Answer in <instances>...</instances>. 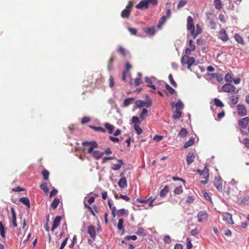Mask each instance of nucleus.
<instances>
[{
	"label": "nucleus",
	"instance_id": "b1692460",
	"mask_svg": "<svg viewBox=\"0 0 249 249\" xmlns=\"http://www.w3.org/2000/svg\"><path fill=\"white\" fill-rule=\"evenodd\" d=\"M195 142V138L193 137H191L188 141L184 144V148H187L193 145Z\"/></svg>",
	"mask_w": 249,
	"mask_h": 249
},
{
	"label": "nucleus",
	"instance_id": "473e14b6",
	"mask_svg": "<svg viewBox=\"0 0 249 249\" xmlns=\"http://www.w3.org/2000/svg\"><path fill=\"white\" fill-rule=\"evenodd\" d=\"M105 126L108 130L109 134H112L115 129V127L113 125L108 123L105 124Z\"/></svg>",
	"mask_w": 249,
	"mask_h": 249
},
{
	"label": "nucleus",
	"instance_id": "5fc2aeb1",
	"mask_svg": "<svg viewBox=\"0 0 249 249\" xmlns=\"http://www.w3.org/2000/svg\"><path fill=\"white\" fill-rule=\"evenodd\" d=\"M113 58L112 56L110 59L109 60L108 65H107V69L108 71H111L113 69Z\"/></svg>",
	"mask_w": 249,
	"mask_h": 249
},
{
	"label": "nucleus",
	"instance_id": "49530a36",
	"mask_svg": "<svg viewBox=\"0 0 249 249\" xmlns=\"http://www.w3.org/2000/svg\"><path fill=\"white\" fill-rule=\"evenodd\" d=\"M166 17L165 16H163L160 19V20L159 22V24L158 25V27L160 28L163 24H164L166 20Z\"/></svg>",
	"mask_w": 249,
	"mask_h": 249
},
{
	"label": "nucleus",
	"instance_id": "58836bf2",
	"mask_svg": "<svg viewBox=\"0 0 249 249\" xmlns=\"http://www.w3.org/2000/svg\"><path fill=\"white\" fill-rule=\"evenodd\" d=\"M59 202H60V200L58 198L56 197V198H54L53 200V202L51 203V206L54 209H56L57 207Z\"/></svg>",
	"mask_w": 249,
	"mask_h": 249
},
{
	"label": "nucleus",
	"instance_id": "6ab92c4d",
	"mask_svg": "<svg viewBox=\"0 0 249 249\" xmlns=\"http://www.w3.org/2000/svg\"><path fill=\"white\" fill-rule=\"evenodd\" d=\"M118 185L121 188L127 187V181L125 177H122L118 181Z\"/></svg>",
	"mask_w": 249,
	"mask_h": 249
},
{
	"label": "nucleus",
	"instance_id": "052dcab7",
	"mask_svg": "<svg viewBox=\"0 0 249 249\" xmlns=\"http://www.w3.org/2000/svg\"><path fill=\"white\" fill-rule=\"evenodd\" d=\"M202 193L204 196V197L208 200H211V197L210 196V195L208 194V193L205 190H203L202 191Z\"/></svg>",
	"mask_w": 249,
	"mask_h": 249
},
{
	"label": "nucleus",
	"instance_id": "37998d69",
	"mask_svg": "<svg viewBox=\"0 0 249 249\" xmlns=\"http://www.w3.org/2000/svg\"><path fill=\"white\" fill-rule=\"evenodd\" d=\"M141 120H140L139 118L137 116H133L132 118V122L135 124V125H139L141 123Z\"/></svg>",
	"mask_w": 249,
	"mask_h": 249
},
{
	"label": "nucleus",
	"instance_id": "ddd939ff",
	"mask_svg": "<svg viewBox=\"0 0 249 249\" xmlns=\"http://www.w3.org/2000/svg\"><path fill=\"white\" fill-rule=\"evenodd\" d=\"M249 123V118L246 117L239 120V124L243 128H246Z\"/></svg>",
	"mask_w": 249,
	"mask_h": 249
},
{
	"label": "nucleus",
	"instance_id": "72a5a7b5",
	"mask_svg": "<svg viewBox=\"0 0 249 249\" xmlns=\"http://www.w3.org/2000/svg\"><path fill=\"white\" fill-rule=\"evenodd\" d=\"M165 88L171 94H177V91L170 85L166 83H165Z\"/></svg>",
	"mask_w": 249,
	"mask_h": 249
},
{
	"label": "nucleus",
	"instance_id": "2f4dec72",
	"mask_svg": "<svg viewBox=\"0 0 249 249\" xmlns=\"http://www.w3.org/2000/svg\"><path fill=\"white\" fill-rule=\"evenodd\" d=\"M148 114V111L145 108H143L142 110V111L140 113V119L141 121H142L145 117H146Z\"/></svg>",
	"mask_w": 249,
	"mask_h": 249
},
{
	"label": "nucleus",
	"instance_id": "de8ad7c7",
	"mask_svg": "<svg viewBox=\"0 0 249 249\" xmlns=\"http://www.w3.org/2000/svg\"><path fill=\"white\" fill-rule=\"evenodd\" d=\"M211 75L213 77H215V79L218 82H221L223 80V77L219 73H214L211 74Z\"/></svg>",
	"mask_w": 249,
	"mask_h": 249
},
{
	"label": "nucleus",
	"instance_id": "8fccbe9b",
	"mask_svg": "<svg viewBox=\"0 0 249 249\" xmlns=\"http://www.w3.org/2000/svg\"><path fill=\"white\" fill-rule=\"evenodd\" d=\"M168 78L170 81V83L171 85L175 88H177V84L176 82L174 81V80L173 78L172 75L171 74H170L168 76Z\"/></svg>",
	"mask_w": 249,
	"mask_h": 249
},
{
	"label": "nucleus",
	"instance_id": "20e7f679",
	"mask_svg": "<svg viewBox=\"0 0 249 249\" xmlns=\"http://www.w3.org/2000/svg\"><path fill=\"white\" fill-rule=\"evenodd\" d=\"M222 90L225 92H234L235 90V87L229 83H227L224 85L222 88Z\"/></svg>",
	"mask_w": 249,
	"mask_h": 249
},
{
	"label": "nucleus",
	"instance_id": "0eeeda50",
	"mask_svg": "<svg viewBox=\"0 0 249 249\" xmlns=\"http://www.w3.org/2000/svg\"><path fill=\"white\" fill-rule=\"evenodd\" d=\"M208 216V213L205 211H200L197 215V218L198 219L197 221L198 222H202L204 220L207 219Z\"/></svg>",
	"mask_w": 249,
	"mask_h": 249
},
{
	"label": "nucleus",
	"instance_id": "393cba45",
	"mask_svg": "<svg viewBox=\"0 0 249 249\" xmlns=\"http://www.w3.org/2000/svg\"><path fill=\"white\" fill-rule=\"evenodd\" d=\"M19 201L28 208L30 207V200L27 197H22L19 198Z\"/></svg>",
	"mask_w": 249,
	"mask_h": 249
},
{
	"label": "nucleus",
	"instance_id": "864d4df0",
	"mask_svg": "<svg viewBox=\"0 0 249 249\" xmlns=\"http://www.w3.org/2000/svg\"><path fill=\"white\" fill-rule=\"evenodd\" d=\"M195 200V197L193 196H190L187 197L186 202L188 204L192 203Z\"/></svg>",
	"mask_w": 249,
	"mask_h": 249
},
{
	"label": "nucleus",
	"instance_id": "1a4fd4ad",
	"mask_svg": "<svg viewBox=\"0 0 249 249\" xmlns=\"http://www.w3.org/2000/svg\"><path fill=\"white\" fill-rule=\"evenodd\" d=\"M193 41L192 39L188 40L189 48H186L185 50V53L186 54H191L192 51H194L196 49L195 45L193 43Z\"/></svg>",
	"mask_w": 249,
	"mask_h": 249
},
{
	"label": "nucleus",
	"instance_id": "c85d7f7f",
	"mask_svg": "<svg viewBox=\"0 0 249 249\" xmlns=\"http://www.w3.org/2000/svg\"><path fill=\"white\" fill-rule=\"evenodd\" d=\"M135 99L133 97L127 98L124 101V107H127L130 104H132Z\"/></svg>",
	"mask_w": 249,
	"mask_h": 249
},
{
	"label": "nucleus",
	"instance_id": "680f3d73",
	"mask_svg": "<svg viewBox=\"0 0 249 249\" xmlns=\"http://www.w3.org/2000/svg\"><path fill=\"white\" fill-rule=\"evenodd\" d=\"M164 242L165 244H170L171 243L170 236L168 235H166L163 238Z\"/></svg>",
	"mask_w": 249,
	"mask_h": 249
},
{
	"label": "nucleus",
	"instance_id": "a878e982",
	"mask_svg": "<svg viewBox=\"0 0 249 249\" xmlns=\"http://www.w3.org/2000/svg\"><path fill=\"white\" fill-rule=\"evenodd\" d=\"M182 112L180 110H175L173 113L172 118L174 120H178L181 117Z\"/></svg>",
	"mask_w": 249,
	"mask_h": 249
},
{
	"label": "nucleus",
	"instance_id": "338daca9",
	"mask_svg": "<svg viewBox=\"0 0 249 249\" xmlns=\"http://www.w3.org/2000/svg\"><path fill=\"white\" fill-rule=\"evenodd\" d=\"M90 121V119L89 117L85 116L82 118V119L81 120V123L83 124H84L85 123L89 122Z\"/></svg>",
	"mask_w": 249,
	"mask_h": 249
},
{
	"label": "nucleus",
	"instance_id": "6e6552de",
	"mask_svg": "<svg viewBox=\"0 0 249 249\" xmlns=\"http://www.w3.org/2000/svg\"><path fill=\"white\" fill-rule=\"evenodd\" d=\"M223 219L224 221L230 224H233L234 222L232 220V215L229 213H224L223 214Z\"/></svg>",
	"mask_w": 249,
	"mask_h": 249
},
{
	"label": "nucleus",
	"instance_id": "a19ab883",
	"mask_svg": "<svg viewBox=\"0 0 249 249\" xmlns=\"http://www.w3.org/2000/svg\"><path fill=\"white\" fill-rule=\"evenodd\" d=\"M123 223H124V219L122 218L119 219L118 220V223L117 225V228L119 230L124 231V227H123Z\"/></svg>",
	"mask_w": 249,
	"mask_h": 249
},
{
	"label": "nucleus",
	"instance_id": "0e129e2a",
	"mask_svg": "<svg viewBox=\"0 0 249 249\" xmlns=\"http://www.w3.org/2000/svg\"><path fill=\"white\" fill-rule=\"evenodd\" d=\"M68 237H67L65 239L63 240L60 245V249H63L67 243L68 240Z\"/></svg>",
	"mask_w": 249,
	"mask_h": 249
},
{
	"label": "nucleus",
	"instance_id": "7c9ffc66",
	"mask_svg": "<svg viewBox=\"0 0 249 249\" xmlns=\"http://www.w3.org/2000/svg\"><path fill=\"white\" fill-rule=\"evenodd\" d=\"M144 31L145 33L149 34L150 35H153L154 34L155 32V27H147L144 29Z\"/></svg>",
	"mask_w": 249,
	"mask_h": 249
},
{
	"label": "nucleus",
	"instance_id": "423d86ee",
	"mask_svg": "<svg viewBox=\"0 0 249 249\" xmlns=\"http://www.w3.org/2000/svg\"><path fill=\"white\" fill-rule=\"evenodd\" d=\"M237 110L238 114L240 116H246L247 114L246 107L244 105H238L237 106Z\"/></svg>",
	"mask_w": 249,
	"mask_h": 249
},
{
	"label": "nucleus",
	"instance_id": "c756f323",
	"mask_svg": "<svg viewBox=\"0 0 249 249\" xmlns=\"http://www.w3.org/2000/svg\"><path fill=\"white\" fill-rule=\"evenodd\" d=\"M5 230L6 228L2 222L0 221V235L3 238H5Z\"/></svg>",
	"mask_w": 249,
	"mask_h": 249
},
{
	"label": "nucleus",
	"instance_id": "cd10ccee",
	"mask_svg": "<svg viewBox=\"0 0 249 249\" xmlns=\"http://www.w3.org/2000/svg\"><path fill=\"white\" fill-rule=\"evenodd\" d=\"M130 12L131 10L124 9L122 11L121 13V16L123 18H127L130 15Z\"/></svg>",
	"mask_w": 249,
	"mask_h": 249
},
{
	"label": "nucleus",
	"instance_id": "a211bd4d",
	"mask_svg": "<svg viewBox=\"0 0 249 249\" xmlns=\"http://www.w3.org/2000/svg\"><path fill=\"white\" fill-rule=\"evenodd\" d=\"M187 30L195 28L193 23V19L191 16H188L187 19Z\"/></svg>",
	"mask_w": 249,
	"mask_h": 249
},
{
	"label": "nucleus",
	"instance_id": "e433bc0d",
	"mask_svg": "<svg viewBox=\"0 0 249 249\" xmlns=\"http://www.w3.org/2000/svg\"><path fill=\"white\" fill-rule=\"evenodd\" d=\"M188 132L187 129L185 128H181L179 133L178 136L182 138H184L187 136Z\"/></svg>",
	"mask_w": 249,
	"mask_h": 249
},
{
	"label": "nucleus",
	"instance_id": "2eb2a0df",
	"mask_svg": "<svg viewBox=\"0 0 249 249\" xmlns=\"http://www.w3.org/2000/svg\"><path fill=\"white\" fill-rule=\"evenodd\" d=\"M82 145L83 146H85L87 145H90L91 147H92L93 149L96 148L98 147V144L95 141H85L82 142Z\"/></svg>",
	"mask_w": 249,
	"mask_h": 249
},
{
	"label": "nucleus",
	"instance_id": "4be33fe9",
	"mask_svg": "<svg viewBox=\"0 0 249 249\" xmlns=\"http://www.w3.org/2000/svg\"><path fill=\"white\" fill-rule=\"evenodd\" d=\"M11 211L12 213L13 225L14 227H17L18 225L17 223L16 213L13 207L11 208Z\"/></svg>",
	"mask_w": 249,
	"mask_h": 249
},
{
	"label": "nucleus",
	"instance_id": "dca6fc26",
	"mask_svg": "<svg viewBox=\"0 0 249 249\" xmlns=\"http://www.w3.org/2000/svg\"><path fill=\"white\" fill-rule=\"evenodd\" d=\"M195 155L192 152H189L186 156V162L188 165H190L192 163L195 159Z\"/></svg>",
	"mask_w": 249,
	"mask_h": 249
},
{
	"label": "nucleus",
	"instance_id": "13d9d810",
	"mask_svg": "<svg viewBox=\"0 0 249 249\" xmlns=\"http://www.w3.org/2000/svg\"><path fill=\"white\" fill-rule=\"evenodd\" d=\"M225 80L227 82H231L232 80L231 75V74H230L229 73H227L225 75Z\"/></svg>",
	"mask_w": 249,
	"mask_h": 249
},
{
	"label": "nucleus",
	"instance_id": "f8f14e48",
	"mask_svg": "<svg viewBox=\"0 0 249 249\" xmlns=\"http://www.w3.org/2000/svg\"><path fill=\"white\" fill-rule=\"evenodd\" d=\"M88 233L93 240L95 239L96 237V231L93 226L90 225L88 227Z\"/></svg>",
	"mask_w": 249,
	"mask_h": 249
},
{
	"label": "nucleus",
	"instance_id": "aec40b11",
	"mask_svg": "<svg viewBox=\"0 0 249 249\" xmlns=\"http://www.w3.org/2000/svg\"><path fill=\"white\" fill-rule=\"evenodd\" d=\"M104 153L100 152L99 150H94L93 154L92 155V157L96 160H99L104 155Z\"/></svg>",
	"mask_w": 249,
	"mask_h": 249
},
{
	"label": "nucleus",
	"instance_id": "f704fd0d",
	"mask_svg": "<svg viewBox=\"0 0 249 249\" xmlns=\"http://www.w3.org/2000/svg\"><path fill=\"white\" fill-rule=\"evenodd\" d=\"M213 102L214 105L217 107H224V104L221 102L220 100L218 98H215L213 99Z\"/></svg>",
	"mask_w": 249,
	"mask_h": 249
},
{
	"label": "nucleus",
	"instance_id": "a18cd8bd",
	"mask_svg": "<svg viewBox=\"0 0 249 249\" xmlns=\"http://www.w3.org/2000/svg\"><path fill=\"white\" fill-rule=\"evenodd\" d=\"M42 174L44 180H47L49 178L50 174L48 170L44 169L42 171Z\"/></svg>",
	"mask_w": 249,
	"mask_h": 249
},
{
	"label": "nucleus",
	"instance_id": "c9c22d12",
	"mask_svg": "<svg viewBox=\"0 0 249 249\" xmlns=\"http://www.w3.org/2000/svg\"><path fill=\"white\" fill-rule=\"evenodd\" d=\"M234 39L238 43L242 45H244L243 38L238 34H235L234 36Z\"/></svg>",
	"mask_w": 249,
	"mask_h": 249
},
{
	"label": "nucleus",
	"instance_id": "ea45409f",
	"mask_svg": "<svg viewBox=\"0 0 249 249\" xmlns=\"http://www.w3.org/2000/svg\"><path fill=\"white\" fill-rule=\"evenodd\" d=\"M90 128L95 130V131L101 132H105L106 130L102 127L101 126H95L92 125L89 126Z\"/></svg>",
	"mask_w": 249,
	"mask_h": 249
},
{
	"label": "nucleus",
	"instance_id": "603ef678",
	"mask_svg": "<svg viewBox=\"0 0 249 249\" xmlns=\"http://www.w3.org/2000/svg\"><path fill=\"white\" fill-rule=\"evenodd\" d=\"M134 128L138 135H140L142 133V129L139 125H134Z\"/></svg>",
	"mask_w": 249,
	"mask_h": 249
},
{
	"label": "nucleus",
	"instance_id": "69168bd1",
	"mask_svg": "<svg viewBox=\"0 0 249 249\" xmlns=\"http://www.w3.org/2000/svg\"><path fill=\"white\" fill-rule=\"evenodd\" d=\"M163 139L162 136L155 135L154 136L153 140L155 141L160 142Z\"/></svg>",
	"mask_w": 249,
	"mask_h": 249
},
{
	"label": "nucleus",
	"instance_id": "6e6d98bb",
	"mask_svg": "<svg viewBox=\"0 0 249 249\" xmlns=\"http://www.w3.org/2000/svg\"><path fill=\"white\" fill-rule=\"evenodd\" d=\"M190 32L191 35L193 36V38L195 39L198 36V35L196 34V32L195 31V28H192L191 29H187Z\"/></svg>",
	"mask_w": 249,
	"mask_h": 249
},
{
	"label": "nucleus",
	"instance_id": "bf43d9fd",
	"mask_svg": "<svg viewBox=\"0 0 249 249\" xmlns=\"http://www.w3.org/2000/svg\"><path fill=\"white\" fill-rule=\"evenodd\" d=\"M137 239V237L135 235H127L124 237V239L126 240H129L130 239H132L133 240H136Z\"/></svg>",
	"mask_w": 249,
	"mask_h": 249
},
{
	"label": "nucleus",
	"instance_id": "e2e57ef3",
	"mask_svg": "<svg viewBox=\"0 0 249 249\" xmlns=\"http://www.w3.org/2000/svg\"><path fill=\"white\" fill-rule=\"evenodd\" d=\"M118 52L123 55V56L126 55L125 50L122 46L119 47Z\"/></svg>",
	"mask_w": 249,
	"mask_h": 249
},
{
	"label": "nucleus",
	"instance_id": "bb28decb",
	"mask_svg": "<svg viewBox=\"0 0 249 249\" xmlns=\"http://www.w3.org/2000/svg\"><path fill=\"white\" fill-rule=\"evenodd\" d=\"M169 191V188L168 186L166 185L164 188L160 191V196L161 197H164L166 196Z\"/></svg>",
	"mask_w": 249,
	"mask_h": 249
},
{
	"label": "nucleus",
	"instance_id": "774afa93",
	"mask_svg": "<svg viewBox=\"0 0 249 249\" xmlns=\"http://www.w3.org/2000/svg\"><path fill=\"white\" fill-rule=\"evenodd\" d=\"M243 143L245 147L249 148V139L248 138H245L243 140Z\"/></svg>",
	"mask_w": 249,
	"mask_h": 249
},
{
	"label": "nucleus",
	"instance_id": "3c124183",
	"mask_svg": "<svg viewBox=\"0 0 249 249\" xmlns=\"http://www.w3.org/2000/svg\"><path fill=\"white\" fill-rule=\"evenodd\" d=\"M136 233L138 235H142V236H144L146 235L144 232V229L141 227H139L138 228L137 231L136 232Z\"/></svg>",
	"mask_w": 249,
	"mask_h": 249
},
{
	"label": "nucleus",
	"instance_id": "5701e85b",
	"mask_svg": "<svg viewBox=\"0 0 249 249\" xmlns=\"http://www.w3.org/2000/svg\"><path fill=\"white\" fill-rule=\"evenodd\" d=\"M116 214L119 217L124 215L127 216L128 215V210L124 208L119 209L117 211Z\"/></svg>",
	"mask_w": 249,
	"mask_h": 249
},
{
	"label": "nucleus",
	"instance_id": "412c9836",
	"mask_svg": "<svg viewBox=\"0 0 249 249\" xmlns=\"http://www.w3.org/2000/svg\"><path fill=\"white\" fill-rule=\"evenodd\" d=\"M117 161L119 162V164H114L111 167L112 169H113V170H118L120 169L122 166L124 165V162L122 160H118Z\"/></svg>",
	"mask_w": 249,
	"mask_h": 249
},
{
	"label": "nucleus",
	"instance_id": "79ce46f5",
	"mask_svg": "<svg viewBox=\"0 0 249 249\" xmlns=\"http://www.w3.org/2000/svg\"><path fill=\"white\" fill-rule=\"evenodd\" d=\"M183 192V189L181 186H178L175 188L174 193L175 195H179Z\"/></svg>",
	"mask_w": 249,
	"mask_h": 249
},
{
	"label": "nucleus",
	"instance_id": "4468645a",
	"mask_svg": "<svg viewBox=\"0 0 249 249\" xmlns=\"http://www.w3.org/2000/svg\"><path fill=\"white\" fill-rule=\"evenodd\" d=\"M219 37L223 41H227L228 40L229 38L225 29H221L219 32Z\"/></svg>",
	"mask_w": 249,
	"mask_h": 249
},
{
	"label": "nucleus",
	"instance_id": "09e8293b",
	"mask_svg": "<svg viewBox=\"0 0 249 249\" xmlns=\"http://www.w3.org/2000/svg\"><path fill=\"white\" fill-rule=\"evenodd\" d=\"M187 1L186 0H181L179 1L177 7L178 9L183 7L187 3Z\"/></svg>",
	"mask_w": 249,
	"mask_h": 249
},
{
	"label": "nucleus",
	"instance_id": "4c0bfd02",
	"mask_svg": "<svg viewBox=\"0 0 249 249\" xmlns=\"http://www.w3.org/2000/svg\"><path fill=\"white\" fill-rule=\"evenodd\" d=\"M40 188L43 191V192L47 194L49 192V189L47 187V183L44 182L40 185Z\"/></svg>",
	"mask_w": 249,
	"mask_h": 249
},
{
	"label": "nucleus",
	"instance_id": "4d7b16f0",
	"mask_svg": "<svg viewBox=\"0 0 249 249\" xmlns=\"http://www.w3.org/2000/svg\"><path fill=\"white\" fill-rule=\"evenodd\" d=\"M231 101L233 105H235L238 101V97L237 96H232L231 97Z\"/></svg>",
	"mask_w": 249,
	"mask_h": 249
},
{
	"label": "nucleus",
	"instance_id": "c03bdc74",
	"mask_svg": "<svg viewBox=\"0 0 249 249\" xmlns=\"http://www.w3.org/2000/svg\"><path fill=\"white\" fill-rule=\"evenodd\" d=\"M214 5L216 9L220 10L222 8V3L220 0H214Z\"/></svg>",
	"mask_w": 249,
	"mask_h": 249
},
{
	"label": "nucleus",
	"instance_id": "7ed1b4c3",
	"mask_svg": "<svg viewBox=\"0 0 249 249\" xmlns=\"http://www.w3.org/2000/svg\"><path fill=\"white\" fill-rule=\"evenodd\" d=\"M135 104L138 108H141L143 107L147 108L151 106L152 101L149 100L148 102H146L141 100H138L135 101Z\"/></svg>",
	"mask_w": 249,
	"mask_h": 249
},
{
	"label": "nucleus",
	"instance_id": "39448f33",
	"mask_svg": "<svg viewBox=\"0 0 249 249\" xmlns=\"http://www.w3.org/2000/svg\"><path fill=\"white\" fill-rule=\"evenodd\" d=\"M213 183L214 186L219 191H222V179L220 177H215Z\"/></svg>",
	"mask_w": 249,
	"mask_h": 249
},
{
	"label": "nucleus",
	"instance_id": "9d476101",
	"mask_svg": "<svg viewBox=\"0 0 249 249\" xmlns=\"http://www.w3.org/2000/svg\"><path fill=\"white\" fill-rule=\"evenodd\" d=\"M149 7L147 0H142L137 4L135 7L138 9H148Z\"/></svg>",
	"mask_w": 249,
	"mask_h": 249
},
{
	"label": "nucleus",
	"instance_id": "f257e3e1",
	"mask_svg": "<svg viewBox=\"0 0 249 249\" xmlns=\"http://www.w3.org/2000/svg\"><path fill=\"white\" fill-rule=\"evenodd\" d=\"M189 55L185 53L181 59V63L183 66L187 65V68L190 69L191 66L195 62V59L193 57H189Z\"/></svg>",
	"mask_w": 249,
	"mask_h": 249
},
{
	"label": "nucleus",
	"instance_id": "f3484780",
	"mask_svg": "<svg viewBox=\"0 0 249 249\" xmlns=\"http://www.w3.org/2000/svg\"><path fill=\"white\" fill-rule=\"evenodd\" d=\"M172 106L176 107V110H181L184 108V105L180 100H178L177 102L175 104L172 103Z\"/></svg>",
	"mask_w": 249,
	"mask_h": 249
},
{
	"label": "nucleus",
	"instance_id": "f03ea898",
	"mask_svg": "<svg viewBox=\"0 0 249 249\" xmlns=\"http://www.w3.org/2000/svg\"><path fill=\"white\" fill-rule=\"evenodd\" d=\"M195 171L197 172L200 175V176H203V178H205V180L201 181V183H202L203 184H205L207 183L208 180L209 178V169L207 168V164H205V167L203 170H201L200 169H197Z\"/></svg>",
	"mask_w": 249,
	"mask_h": 249
},
{
	"label": "nucleus",
	"instance_id": "9b49d317",
	"mask_svg": "<svg viewBox=\"0 0 249 249\" xmlns=\"http://www.w3.org/2000/svg\"><path fill=\"white\" fill-rule=\"evenodd\" d=\"M62 217L61 216H57L53 221L51 231H53L56 229L60 225Z\"/></svg>",
	"mask_w": 249,
	"mask_h": 249
}]
</instances>
